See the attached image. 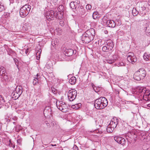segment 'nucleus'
<instances>
[{
	"mask_svg": "<svg viewBox=\"0 0 150 150\" xmlns=\"http://www.w3.org/2000/svg\"><path fill=\"white\" fill-rule=\"evenodd\" d=\"M95 35L94 29L91 28L85 32L81 36V40L84 43L88 44L93 40Z\"/></svg>",
	"mask_w": 150,
	"mask_h": 150,
	"instance_id": "obj_1",
	"label": "nucleus"
},
{
	"mask_svg": "<svg viewBox=\"0 0 150 150\" xmlns=\"http://www.w3.org/2000/svg\"><path fill=\"white\" fill-rule=\"evenodd\" d=\"M107 99L103 97H101L96 99L94 102V105L97 109H102L104 108L108 105Z\"/></svg>",
	"mask_w": 150,
	"mask_h": 150,
	"instance_id": "obj_2",
	"label": "nucleus"
},
{
	"mask_svg": "<svg viewBox=\"0 0 150 150\" xmlns=\"http://www.w3.org/2000/svg\"><path fill=\"white\" fill-rule=\"evenodd\" d=\"M146 75V72L143 68H140L134 73L133 75L134 79L137 81H140L144 79Z\"/></svg>",
	"mask_w": 150,
	"mask_h": 150,
	"instance_id": "obj_3",
	"label": "nucleus"
},
{
	"mask_svg": "<svg viewBox=\"0 0 150 150\" xmlns=\"http://www.w3.org/2000/svg\"><path fill=\"white\" fill-rule=\"evenodd\" d=\"M31 8L30 6L26 4L23 6L20 10V15L22 18L25 17L29 13Z\"/></svg>",
	"mask_w": 150,
	"mask_h": 150,
	"instance_id": "obj_4",
	"label": "nucleus"
},
{
	"mask_svg": "<svg viewBox=\"0 0 150 150\" xmlns=\"http://www.w3.org/2000/svg\"><path fill=\"white\" fill-rule=\"evenodd\" d=\"M57 108L63 112H68L69 109L67 105L62 101L59 102L56 104Z\"/></svg>",
	"mask_w": 150,
	"mask_h": 150,
	"instance_id": "obj_5",
	"label": "nucleus"
},
{
	"mask_svg": "<svg viewBox=\"0 0 150 150\" xmlns=\"http://www.w3.org/2000/svg\"><path fill=\"white\" fill-rule=\"evenodd\" d=\"M68 100L70 101H73L76 98L77 96V92L74 89H71L67 93Z\"/></svg>",
	"mask_w": 150,
	"mask_h": 150,
	"instance_id": "obj_6",
	"label": "nucleus"
},
{
	"mask_svg": "<svg viewBox=\"0 0 150 150\" xmlns=\"http://www.w3.org/2000/svg\"><path fill=\"white\" fill-rule=\"evenodd\" d=\"M139 92L144 93L143 97V100L147 101L150 100V93L149 91L146 92V89L142 88L139 90Z\"/></svg>",
	"mask_w": 150,
	"mask_h": 150,
	"instance_id": "obj_7",
	"label": "nucleus"
},
{
	"mask_svg": "<svg viewBox=\"0 0 150 150\" xmlns=\"http://www.w3.org/2000/svg\"><path fill=\"white\" fill-rule=\"evenodd\" d=\"M127 60L130 63L134 64L137 61V58L132 53H129L128 54Z\"/></svg>",
	"mask_w": 150,
	"mask_h": 150,
	"instance_id": "obj_8",
	"label": "nucleus"
},
{
	"mask_svg": "<svg viewBox=\"0 0 150 150\" xmlns=\"http://www.w3.org/2000/svg\"><path fill=\"white\" fill-rule=\"evenodd\" d=\"M54 13L53 11L51 10L48 11L46 14V17L48 21L53 20L54 16Z\"/></svg>",
	"mask_w": 150,
	"mask_h": 150,
	"instance_id": "obj_9",
	"label": "nucleus"
},
{
	"mask_svg": "<svg viewBox=\"0 0 150 150\" xmlns=\"http://www.w3.org/2000/svg\"><path fill=\"white\" fill-rule=\"evenodd\" d=\"M114 139L117 143L122 145H123L125 143L126 141L125 139L121 137L115 136Z\"/></svg>",
	"mask_w": 150,
	"mask_h": 150,
	"instance_id": "obj_10",
	"label": "nucleus"
},
{
	"mask_svg": "<svg viewBox=\"0 0 150 150\" xmlns=\"http://www.w3.org/2000/svg\"><path fill=\"white\" fill-rule=\"evenodd\" d=\"M58 12H57V14L58 15L59 13L61 14V16H59L58 18L61 19L63 18V11L64 10V6L62 5H60L58 8Z\"/></svg>",
	"mask_w": 150,
	"mask_h": 150,
	"instance_id": "obj_11",
	"label": "nucleus"
},
{
	"mask_svg": "<svg viewBox=\"0 0 150 150\" xmlns=\"http://www.w3.org/2000/svg\"><path fill=\"white\" fill-rule=\"evenodd\" d=\"M80 2L78 1H75L71 2L70 4V7L73 9H76L77 10V8L79 7Z\"/></svg>",
	"mask_w": 150,
	"mask_h": 150,
	"instance_id": "obj_12",
	"label": "nucleus"
},
{
	"mask_svg": "<svg viewBox=\"0 0 150 150\" xmlns=\"http://www.w3.org/2000/svg\"><path fill=\"white\" fill-rule=\"evenodd\" d=\"M118 124V120L115 117L112 119L109 124V125L113 128H115Z\"/></svg>",
	"mask_w": 150,
	"mask_h": 150,
	"instance_id": "obj_13",
	"label": "nucleus"
},
{
	"mask_svg": "<svg viewBox=\"0 0 150 150\" xmlns=\"http://www.w3.org/2000/svg\"><path fill=\"white\" fill-rule=\"evenodd\" d=\"M74 52V51L71 49H66L64 51L65 56H70Z\"/></svg>",
	"mask_w": 150,
	"mask_h": 150,
	"instance_id": "obj_14",
	"label": "nucleus"
},
{
	"mask_svg": "<svg viewBox=\"0 0 150 150\" xmlns=\"http://www.w3.org/2000/svg\"><path fill=\"white\" fill-rule=\"evenodd\" d=\"M106 45L107 47H108V50H111L113 48L114 45L113 42L111 40H108L106 42Z\"/></svg>",
	"mask_w": 150,
	"mask_h": 150,
	"instance_id": "obj_15",
	"label": "nucleus"
},
{
	"mask_svg": "<svg viewBox=\"0 0 150 150\" xmlns=\"http://www.w3.org/2000/svg\"><path fill=\"white\" fill-rule=\"evenodd\" d=\"M145 33L147 35L150 36V23H146V25Z\"/></svg>",
	"mask_w": 150,
	"mask_h": 150,
	"instance_id": "obj_16",
	"label": "nucleus"
},
{
	"mask_svg": "<svg viewBox=\"0 0 150 150\" xmlns=\"http://www.w3.org/2000/svg\"><path fill=\"white\" fill-rule=\"evenodd\" d=\"M107 24L109 27L114 28L115 26L116 23L113 21L109 20L107 21Z\"/></svg>",
	"mask_w": 150,
	"mask_h": 150,
	"instance_id": "obj_17",
	"label": "nucleus"
},
{
	"mask_svg": "<svg viewBox=\"0 0 150 150\" xmlns=\"http://www.w3.org/2000/svg\"><path fill=\"white\" fill-rule=\"evenodd\" d=\"M23 88L21 86H17L15 90V92H17L18 94L20 95L22 94L23 92Z\"/></svg>",
	"mask_w": 150,
	"mask_h": 150,
	"instance_id": "obj_18",
	"label": "nucleus"
},
{
	"mask_svg": "<svg viewBox=\"0 0 150 150\" xmlns=\"http://www.w3.org/2000/svg\"><path fill=\"white\" fill-rule=\"evenodd\" d=\"M77 11H79V13L81 15H85L86 13V11L83 8V7H81L80 8H77Z\"/></svg>",
	"mask_w": 150,
	"mask_h": 150,
	"instance_id": "obj_19",
	"label": "nucleus"
},
{
	"mask_svg": "<svg viewBox=\"0 0 150 150\" xmlns=\"http://www.w3.org/2000/svg\"><path fill=\"white\" fill-rule=\"evenodd\" d=\"M76 82V78L75 76L71 77L69 80V82L71 85L74 84Z\"/></svg>",
	"mask_w": 150,
	"mask_h": 150,
	"instance_id": "obj_20",
	"label": "nucleus"
},
{
	"mask_svg": "<svg viewBox=\"0 0 150 150\" xmlns=\"http://www.w3.org/2000/svg\"><path fill=\"white\" fill-rule=\"evenodd\" d=\"M2 76V78L1 79V80L3 82H8L9 81V78L8 77V76L7 75V74L4 75Z\"/></svg>",
	"mask_w": 150,
	"mask_h": 150,
	"instance_id": "obj_21",
	"label": "nucleus"
},
{
	"mask_svg": "<svg viewBox=\"0 0 150 150\" xmlns=\"http://www.w3.org/2000/svg\"><path fill=\"white\" fill-rule=\"evenodd\" d=\"M11 96H13V98L16 99H18L21 95L18 94L17 92L15 93L14 91L12 93Z\"/></svg>",
	"mask_w": 150,
	"mask_h": 150,
	"instance_id": "obj_22",
	"label": "nucleus"
},
{
	"mask_svg": "<svg viewBox=\"0 0 150 150\" xmlns=\"http://www.w3.org/2000/svg\"><path fill=\"white\" fill-rule=\"evenodd\" d=\"M143 57L144 59L146 61H148L150 59V54L147 53L144 54Z\"/></svg>",
	"mask_w": 150,
	"mask_h": 150,
	"instance_id": "obj_23",
	"label": "nucleus"
},
{
	"mask_svg": "<svg viewBox=\"0 0 150 150\" xmlns=\"http://www.w3.org/2000/svg\"><path fill=\"white\" fill-rule=\"evenodd\" d=\"M81 106V103H79L75 105H72L71 106V108L76 110H77L80 108Z\"/></svg>",
	"mask_w": 150,
	"mask_h": 150,
	"instance_id": "obj_24",
	"label": "nucleus"
},
{
	"mask_svg": "<svg viewBox=\"0 0 150 150\" xmlns=\"http://www.w3.org/2000/svg\"><path fill=\"white\" fill-rule=\"evenodd\" d=\"M114 129V128L111 127L109 125H108L106 129L107 131L109 132H112Z\"/></svg>",
	"mask_w": 150,
	"mask_h": 150,
	"instance_id": "obj_25",
	"label": "nucleus"
},
{
	"mask_svg": "<svg viewBox=\"0 0 150 150\" xmlns=\"http://www.w3.org/2000/svg\"><path fill=\"white\" fill-rule=\"evenodd\" d=\"M98 12H95L93 14L92 17L94 19H96L97 18L98 16Z\"/></svg>",
	"mask_w": 150,
	"mask_h": 150,
	"instance_id": "obj_26",
	"label": "nucleus"
},
{
	"mask_svg": "<svg viewBox=\"0 0 150 150\" xmlns=\"http://www.w3.org/2000/svg\"><path fill=\"white\" fill-rule=\"evenodd\" d=\"M132 13L134 16L137 15L138 13V11L136 10V8H134L132 11Z\"/></svg>",
	"mask_w": 150,
	"mask_h": 150,
	"instance_id": "obj_27",
	"label": "nucleus"
},
{
	"mask_svg": "<svg viewBox=\"0 0 150 150\" xmlns=\"http://www.w3.org/2000/svg\"><path fill=\"white\" fill-rule=\"evenodd\" d=\"M4 103L5 100L3 97H2L0 95V105L4 104Z\"/></svg>",
	"mask_w": 150,
	"mask_h": 150,
	"instance_id": "obj_28",
	"label": "nucleus"
},
{
	"mask_svg": "<svg viewBox=\"0 0 150 150\" xmlns=\"http://www.w3.org/2000/svg\"><path fill=\"white\" fill-rule=\"evenodd\" d=\"M5 9V7L4 5L0 3V11H2Z\"/></svg>",
	"mask_w": 150,
	"mask_h": 150,
	"instance_id": "obj_29",
	"label": "nucleus"
},
{
	"mask_svg": "<svg viewBox=\"0 0 150 150\" xmlns=\"http://www.w3.org/2000/svg\"><path fill=\"white\" fill-rule=\"evenodd\" d=\"M38 80L37 78H36L35 77V78L34 79L33 81V84L34 85H36L37 83H38Z\"/></svg>",
	"mask_w": 150,
	"mask_h": 150,
	"instance_id": "obj_30",
	"label": "nucleus"
},
{
	"mask_svg": "<svg viewBox=\"0 0 150 150\" xmlns=\"http://www.w3.org/2000/svg\"><path fill=\"white\" fill-rule=\"evenodd\" d=\"M102 50L104 52H108L110 50H108V47L106 45L103 46L102 48Z\"/></svg>",
	"mask_w": 150,
	"mask_h": 150,
	"instance_id": "obj_31",
	"label": "nucleus"
},
{
	"mask_svg": "<svg viewBox=\"0 0 150 150\" xmlns=\"http://www.w3.org/2000/svg\"><path fill=\"white\" fill-rule=\"evenodd\" d=\"M7 51L8 52V54L10 55L13 52V51L10 48H8L7 50Z\"/></svg>",
	"mask_w": 150,
	"mask_h": 150,
	"instance_id": "obj_32",
	"label": "nucleus"
},
{
	"mask_svg": "<svg viewBox=\"0 0 150 150\" xmlns=\"http://www.w3.org/2000/svg\"><path fill=\"white\" fill-rule=\"evenodd\" d=\"M41 49H39V50L37 51L36 54L37 55H38L39 56V58H40V54L41 52Z\"/></svg>",
	"mask_w": 150,
	"mask_h": 150,
	"instance_id": "obj_33",
	"label": "nucleus"
},
{
	"mask_svg": "<svg viewBox=\"0 0 150 150\" xmlns=\"http://www.w3.org/2000/svg\"><path fill=\"white\" fill-rule=\"evenodd\" d=\"M91 8V6L90 4H88L86 6V8L88 10H90Z\"/></svg>",
	"mask_w": 150,
	"mask_h": 150,
	"instance_id": "obj_34",
	"label": "nucleus"
},
{
	"mask_svg": "<svg viewBox=\"0 0 150 150\" xmlns=\"http://www.w3.org/2000/svg\"><path fill=\"white\" fill-rule=\"evenodd\" d=\"M115 61V59H112L111 60H108L107 61V62L108 63L110 64H112Z\"/></svg>",
	"mask_w": 150,
	"mask_h": 150,
	"instance_id": "obj_35",
	"label": "nucleus"
},
{
	"mask_svg": "<svg viewBox=\"0 0 150 150\" xmlns=\"http://www.w3.org/2000/svg\"><path fill=\"white\" fill-rule=\"evenodd\" d=\"M10 143L9 144V146L11 147H12L13 149H14L15 147V145H13L12 143L11 142V141L10 140Z\"/></svg>",
	"mask_w": 150,
	"mask_h": 150,
	"instance_id": "obj_36",
	"label": "nucleus"
},
{
	"mask_svg": "<svg viewBox=\"0 0 150 150\" xmlns=\"http://www.w3.org/2000/svg\"><path fill=\"white\" fill-rule=\"evenodd\" d=\"M124 65V64L123 62H119L118 64H117V66H123Z\"/></svg>",
	"mask_w": 150,
	"mask_h": 150,
	"instance_id": "obj_37",
	"label": "nucleus"
},
{
	"mask_svg": "<svg viewBox=\"0 0 150 150\" xmlns=\"http://www.w3.org/2000/svg\"><path fill=\"white\" fill-rule=\"evenodd\" d=\"M13 59L14 60V62L15 63V64L17 66V68L18 69L19 68L18 67V63L17 64V62H18V60L16 59Z\"/></svg>",
	"mask_w": 150,
	"mask_h": 150,
	"instance_id": "obj_38",
	"label": "nucleus"
},
{
	"mask_svg": "<svg viewBox=\"0 0 150 150\" xmlns=\"http://www.w3.org/2000/svg\"><path fill=\"white\" fill-rule=\"evenodd\" d=\"M52 92L54 94L56 93L57 92L56 91V90L54 88H52Z\"/></svg>",
	"mask_w": 150,
	"mask_h": 150,
	"instance_id": "obj_39",
	"label": "nucleus"
},
{
	"mask_svg": "<svg viewBox=\"0 0 150 150\" xmlns=\"http://www.w3.org/2000/svg\"><path fill=\"white\" fill-rule=\"evenodd\" d=\"M10 105V103L9 102H8L7 103H5V106H6L7 108H8Z\"/></svg>",
	"mask_w": 150,
	"mask_h": 150,
	"instance_id": "obj_40",
	"label": "nucleus"
},
{
	"mask_svg": "<svg viewBox=\"0 0 150 150\" xmlns=\"http://www.w3.org/2000/svg\"><path fill=\"white\" fill-rule=\"evenodd\" d=\"M91 85H92V86L93 88V89L96 92H97L98 91H98H96L95 89V88L96 87L94 85L93 83H92V84H91Z\"/></svg>",
	"mask_w": 150,
	"mask_h": 150,
	"instance_id": "obj_41",
	"label": "nucleus"
},
{
	"mask_svg": "<svg viewBox=\"0 0 150 150\" xmlns=\"http://www.w3.org/2000/svg\"><path fill=\"white\" fill-rule=\"evenodd\" d=\"M59 24L60 25H61L62 26H63L64 25V22L63 21H61L59 22Z\"/></svg>",
	"mask_w": 150,
	"mask_h": 150,
	"instance_id": "obj_42",
	"label": "nucleus"
},
{
	"mask_svg": "<svg viewBox=\"0 0 150 150\" xmlns=\"http://www.w3.org/2000/svg\"><path fill=\"white\" fill-rule=\"evenodd\" d=\"M2 71L3 72V73H1V76H3L4 75L7 74V73L6 72L5 70Z\"/></svg>",
	"mask_w": 150,
	"mask_h": 150,
	"instance_id": "obj_43",
	"label": "nucleus"
},
{
	"mask_svg": "<svg viewBox=\"0 0 150 150\" xmlns=\"http://www.w3.org/2000/svg\"><path fill=\"white\" fill-rule=\"evenodd\" d=\"M25 26H26L25 25H24L23 26V29L24 30V28L25 30H26L28 29V28H27V27L26 28V27H25Z\"/></svg>",
	"mask_w": 150,
	"mask_h": 150,
	"instance_id": "obj_44",
	"label": "nucleus"
},
{
	"mask_svg": "<svg viewBox=\"0 0 150 150\" xmlns=\"http://www.w3.org/2000/svg\"><path fill=\"white\" fill-rule=\"evenodd\" d=\"M56 30L57 31L59 30V33H61L62 32V30H61L60 29H59V28L56 29Z\"/></svg>",
	"mask_w": 150,
	"mask_h": 150,
	"instance_id": "obj_45",
	"label": "nucleus"
},
{
	"mask_svg": "<svg viewBox=\"0 0 150 150\" xmlns=\"http://www.w3.org/2000/svg\"><path fill=\"white\" fill-rule=\"evenodd\" d=\"M73 150H78V149L77 147L76 146L74 147Z\"/></svg>",
	"mask_w": 150,
	"mask_h": 150,
	"instance_id": "obj_46",
	"label": "nucleus"
},
{
	"mask_svg": "<svg viewBox=\"0 0 150 150\" xmlns=\"http://www.w3.org/2000/svg\"><path fill=\"white\" fill-rule=\"evenodd\" d=\"M1 69V71H3L5 70V69L3 67H1L0 68V69Z\"/></svg>",
	"mask_w": 150,
	"mask_h": 150,
	"instance_id": "obj_47",
	"label": "nucleus"
},
{
	"mask_svg": "<svg viewBox=\"0 0 150 150\" xmlns=\"http://www.w3.org/2000/svg\"><path fill=\"white\" fill-rule=\"evenodd\" d=\"M61 14H60V13H59L58 15L57 14V15H56V18H58V17L59 16H61Z\"/></svg>",
	"mask_w": 150,
	"mask_h": 150,
	"instance_id": "obj_48",
	"label": "nucleus"
},
{
	"mask_svg": "<svg viewBox=\"0 0 150 150\" xmlns=\"http://www.w3.org/2000/svg\"><path fill=\"white\" fill-rule=\"evenodd\" d=\"M115 93H116V94H119V92L118 91H117V90H115Z\"/></svg>",
	"mask_w": 150,
	"mask_h": 150,
	"instance_id": "obj_49",
	"label": "nucleus"
},
{
	"mask_svg": "<svg viewBox=\"0 0 150 150\" xmlns=\"http://www.w3.org/2000/svg\"><path fill=\"white\" fill-rule=\"evenodd\" d=\"M139 14L140 15H141V16H144V15H145V13H142L141 14H140V13H139Z\"/></svg>",
	"mask_w": 150,
	"mask_h": 150,
	"instance_id": "obj_50",
	"label": "nucleus"
},
{
	"mask_svg": "<svg viewBox=\"0 0 150 150\" xmlns=\"http://www.w3.org/2000/svg\"><path fill=\"white\" fill-rule=\"evenodd\" d=\"M21 142V140L20 139H18L17 140V142L18 143H20Z\"/></svg>",
	"mask_w": 150,
	"mask_h": 150,
	"instance_id": "obj_51",
	"label": "nucleus"
},
{
	"mask_svg": "<svg viewBox=\"0 0 150 150\" xmlns=\"http://www.w3.org/2000/svg\"><path fill=\"white\" fill-rule=\"evenodd\" d=\"M1 69H0V75L1 76V73H3V72L2 71H1Z\"/></svg>",
	"mask_w": 150,
	"mask_h": 150,
	"instance_id": "obj_52",
	"label": "nucleus"
},
{
	"mask_svg": "<svg viewBox=\"0 0 150 150\" xmlns=\"http://www.w3.org/2000/svg\"><path fill=\"white\" fill-rule=\"evenodd\" d=\"M28 50H25V52L26 54H27V53H28Z\"/></svg>",
	"mask_w": 150,
	"mask_h": 150,
	"instance_id": "obj_53",
	"label": "nucleus"
},
{
	"mask_svg": "<svg viewBox=\"0 0 150 150\" xmlns=\"http://www.w3.org/2000/svg\"><path fill=\"white\" fill-rule=\"evenodd\" d=\"M148 4L150 6V1H148Z\"/></svg>",
	"mask_w": 150,
	"mask_h": 150,
	"instance_id": "obj_54",
	"label": "nucleus"
},
{
	"mask_svg": "<svg viewBox=\"0 0 150 150\" xmlns=\"http://www.w3.org/2000/svg\"><path fill=\"white\" fill-rule=\"evenodd\" d=\"M145 9H146V8L145 7H144L142 8V9L143 10H145Z\"/></svg>",
	"mask_w": 150,
	"mask_h": 150,
	"instance_id": "obj_55",
	"label": "nucleus"
},
{
	"mask_svg": "<svg viewBox=\"0 0 150 150\" xmlns=\"http://www.w3.org/2000/svg\"><path fill=\"white\" fill-rule=\"evenodd\" d=\"M147 106L150 107V103L147 105Z\"/></svg>",
	"mask_w": 150,
	"mask_h": 150,
	"instance_id": "obj_56",
	"label": "nucleus"
},
{
	"mask_svg": "<svg viewBox=\"0 0 150 150\" xmlns=\"http://www.w3.org/2000/svg\"><path fill=\"white\" fill-rule=\"evenodd\" d=\"M52 146H56V144H55V145H53V144H52Z\"/></svg>",
	"mask_w": 150,
	"mask_h": 150,
	"instance_id": "obj_57",
	"label": "nucleus"
},
{
	"mask_svg": "<svg viewBox=\"0 0 150 150\" xmlns=\"http://www.w3.org/2000/svg\"><path fill=\"white\" fill-rule=\"evenodd\" d=\"M55 1L54 2H57L58 0H54Z\"/></svg>",
	"mask_w": 150,
	"mask_h": 150,
	"instance_id": "obj_58",
	"label": "nucleus"
},
{
	"mask_svg": "<svg viewBox=\"0 0 150 150\" xmlns=\"http://www.w3.org/2000/svg\"><path fill=\"white\" fill-rule=\"evenodd\" d=\"M13 123L14 124H16V122H13Z\"/></svg>",
	"mask_w": 150,
	"mask_h": 150,
	"instance_id": "obj_59",
	"label": "nucleus"
},
{
	"mask_svg": "<svg viewBox=\"0 0 150 150\" xmlns=\"http://www.w3.org/2000/svg\"><path fill=\"white\" fill-rule=\"evenodd\" d=\"M37 78H38V74H37Z\"/></svg>",
	"mask_w": 150,
	"mask_h": 150,
	"instance_id": "obj_60",
	"label": "nucleus"
},
{
	"mask_svg": "<svg viewBox=\"0 0 150 150\" xmlns=\"http://www.w3.org/2000/svg\"><path fill=\"white\" fill-rule=\"evenodd\" d=\"M75 53H76V51H75Z\"/></svg>",
	"mask_w": 150,
	"mask_h": 150,
	"instance_id": "obj_61",
	"label": "nucleus"
},
{
	"mask_svg": "<svg viewBox=\"0 0 150 150\" xmlns=\"http://www.w3.org/2000/svg\"><path fill=\"white\" fill-rule=\"evenodd\" d=\"M96 88H96V89L97 90V87H96Z\"/></svg>",
	"mask_w": 150,
	"mask_h": 150,
	"instance_id": "obj_62",
	"label": "nucleus"
}]
</instances>
